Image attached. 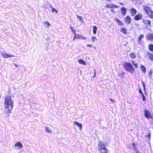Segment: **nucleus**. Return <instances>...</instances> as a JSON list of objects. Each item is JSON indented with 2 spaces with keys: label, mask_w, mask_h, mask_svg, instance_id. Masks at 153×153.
<instances>
[{
  "label": "nucleus",
  "mask_w": 153,
  "mask_h": 153,
  "mask_svg": "<svg viewBox=\"0 0 153 153\" xmlns=\"http://www.w3.org/2000/svg\"><path fill=\"white\" fill-rule=\"evenodd\" d=\"M143 16L140 13H138L134 17V19L136 20H139L142 19Z\"/></svg>",
  "instance_id": "7"
},
{
  "label": "nucleus",
  "mask_w": 153,
  "mask_h": 153,
  "mask_svg": "<svg viewBox=\"0 0 153 153\" xmlns=\"http://www.w3.org/2000/svg\"><path fill=\"white\" fill-rule=\"evenodd\" d=\"M132 146L133 147L134 151L137 153H139V151L135 146V144L134 143L132 144Z\"/></svg>",
  "instance_id": "17"
},
{
  "label": "nucleus",
  "mask_w": 153,
  "mask_h": 153,
  "mask_svg": "<svg viewBox=\"0 0 153 153\" xmlns=\"http://www.w3.org/2000/svg\"><path fill=\"white\" fill-rule=\"evenodd\" d=\"M143 9L148 14L149 17L152 18H153V11L152 10V8L146 5H143Z\"/></svg>",
  "instance_id": "4"
},
{
  "label": "nucleus",
  "mask_w": 153,
  "mask_h": 153,
  "mask_svg": "<svg viewBox=\"0 0 153 153\" xmlns=\"http://www.w3.org/2000/svg\"><path fill=\"white\" fill-rule=\"evenodd\" d=\"M132 64L134 66L135 68H137V64L136 63H134V61H132Z\"/></svg>",
  "instance_id": "29"
},
{
  "label": "nucleus",
  "mask_w": 153,
  "mask_h": 153,
  "mask_svg": "<svg viewBox=\"0 0 153 153\" xmlns=\"http://www.w3.org/2000/svg\"><path fill=\"white\" fill-rule=\"evenodd\" d=\"M148 136L149 137V135H148Z\"/></svg>",
  "instance_id": "46"
},
{
  "label": "nucleus",
  "mask_w": 153,
  "mask_h": 153,
  "mask_svg": "<svg viewBox=\"0 0 153 153\" xmlns=\"http://www.w3.org/2000/svg\"><path fill=\"white\" fill-rule=\"evenodd\" d=\"M143 22L145 24H147L149 25H150L151 24L150 21L147 19H143Z\"/></svg>",
  "instance_id": "16"
},
{
  "label": "nucleus",
  "mask_w": 153,
  "mask_h": 153,
  "mask_svg": "<svg viewBox=\"0 0 153 153\" xmlns=\"http://www.w3.org/2000/svg\"><path fill=\"white\" fill-rule=\"evenodd\" d=\"M96 77V74H95V71H94V77Z\"/></svg>",
  "instance_id": "42"
},
{
  "label": "nucleus",
  "mask_w": 153,
  "mask_h": 153,
  "mask_svg": "<svg viewBox=\"0 0 153 153\" xmlns=\"http://www.w3.org/2000/svg\"><path fill=\"white\" fill-rule=\"evenodd\" d=\"M124 21L126 23H127V24H129L131 22V18L129 16H128L124 19Z\"/></svg>",
  "instance_id": "8"
},
{
  "label": "nucleus",
  "mask_w": 153,
  "mask_h": 153,
  "mask_svg": "<svg viewBox=\"0 0 153 153\" xmlns=\"http://www.w3.org/2000/svg\"><path fill=\"white\" fill-rule=\"evenodd\" d=\"M97 27L95 26H93V32L94 34H96L97 31Z\"/></svg>",
  "instance_id": "20"
},
{
  "label": "nucleus",
  "mask_w": 153,
  "mask_h": 153,
  "mask_svg": "<svg viewBox=\"0 0 153 153\" xmlns=\"http://www.w3.org/2000/svg\"><path fill=\"white\" fill-rule=\"evenodd\" d=\"M118 23L120 25H123V23L120 21L119 22H118Z\"/></svg>",
  "instance_id": "35"
},
{
  "label": "nucleus",
  "mask_w": 153,
  "mask_h": 153,
  "mask_svg": "<svg viewBox=\"0 0 153 153\" xmlns=\"http://www.w3.org/2000/svg\"><path fill=\"white\" fill-rule=\"evenodd\" d=\"M124 68L125 70L132 74L134 70V68L130 63L126 62L124 64Z\"/></svg>",
  "instance_id": "3"
},
{
  "label": "nucleus",
  "mask_w": 153,
  "mask_h": 153,
  "mask_svg": "<svg viewBox=\"0 0 153 153\" xmlns=\"http://www.w3.org/2000/svg\"><path fill=\"white\" fill-rule=\"evenodd\" d=\"M77 16L78 17V18L79 19V20L81 21H82V20L83 19L82 17L79 16L78 15H77Z\"/></svg>",
  "instance_id": "31"
},
{
  "label": "nucleus",
  "mask_w": 153,
  "mask_h": 153,
  "mask_svg": "<svg viewBox=\"0 0 153 153\" xmlns=\"http://www.w3.org/2000/svg\"><path fill=\"white\" fill-rule=\"evenodd\" d=\"M70 28H71V30H72L73 31H74V33H75V30H73V27H72L71 26H70Z\"/></svg>",
  "instance_id": "36"
},
{
  "label": "nucleus",
  "mask_w": 153,
  "mask_h": 153,
  "mask_svg": "<svg viewBox=\"0 0 153 153\" xmlns=\"http://www.w3.org/2000/svg\"><path fill=\"white\" fill-rule=\"evenodd\" d=\"M76 39V33L75 32L74 36V37L73 40H75Z\"/></svg>",
  "instance_id": "34"
},
{
  "label": "nucleus",
  "mask_w": 153,
  "mask_h": 153,
  "mask_svg": "<svg viewBox=\"0 0 153 153\" xmlns=\"http://www.w3.org/2000/svg\"><path fill=\"white\" fill-rule=\"evenodd\" d=\"M130 57L132 59H135L136 58V55L134 53H131L130 55Z\"/></svg>",
  "instance_id": "23"
},
{
  "label": "nucleus",
  "mask_w": 153,
  "mask_h": 153,
  "mask_svg": "<svg viewBox=\"0 0 153 153\" xmlns=\"http://www.w3.org/2000/svg\"><path fill=\"white\" fill-rule=\"evenodd\" d=\"M87 46L89 47H91L92 46V45L91 44H88L87 45Z\"/></svg>",
  "instance_id": "37"
},
{
  "label": "nucleus",
  "mask_w": 153,
  "mask_h": 153,
  "mask_svg": "<svg viewBox=\"0 0 153 153\" xmlns=\"http://www.w3.org/2000/svg\"><path fill=\"white\" fill-rule=\"evenodd\" d=\"M98 149L100 153H107L108 150L105 148L102 142L100 141L98 143Z\"/></svg>",
  "instance_id": "2"
},
{
  "label": "nucleus",
  "mask_w": 153,
  "mask_h": 153,
  "mask_svg": "<svg viewBox=\"0 0 153 153\" xmlns=\"http://www.w3.org/2000/svg\"><path fill=\"white\" fill-rule=\"evenodd\" d=\"M143 86L144 89H145V85L143 83Z\"/></svg>",
  "instance_id": "41"
},
{
  "label": "nucleus",
  "mask_w": 153,
  "mask_h": 153,
  "mask_svg": "<svg viewBox=\"0 0 153 153\" xmlns=\"http://www.w3.org/2000/svg\"><path fill=\"white\" fill-rule=\"evenodd\" d=\"M142 96H143V101H145V96L143 94H142Z\"/></svg>",
  "instance_id": "33"
},
{
  "label": "nucleus",
  "mask_w": 153,
  "mask_h": 153,
  "mask_svg": "<svg viewBox=\"0 0 153 153\" xmlns=\"http://www.w3.org/2000/svg\"><path fill=\"white\" fill-rule=\"evenodd\" d=\"M144 112L146 118L148 119L152 118V116L149 111L145 110Z\"/></svg>",
  "instance_id": "6"
},
{
  "label": "nucleus",
  "mask_w": 153,
  "mask_h": 153,
  "mask_svg": "<svg viewBox=\"0 0 153 153\" xmlns=\"http://www.w3.org/2000/svg\"><path fill=\"white\" fill-rule=\"evenodd\" d=\"M149 49L151 51H153V45L150 44L149 45Z\"/></svg>",
  "instance_id": "28"
},
{
  "label": "nucleus",
  "mask_w": 153,
  "mask_h": 153,
  "mask_svg": "<svg viewBox=\"0 0 153 153\" xmlns=\"http://www.w3.org/2000/svg\"><path fill=\"white\" fill-rule=\"evenodd\" d=\"M131 16H134L137 13V10L134 8H132L130 10Z\"/></svg>",
  "instance_id": "12"
},
{
  "label": "nucleus",
  "mask_w": 153,
  "mask_h": 153,
  "mask_svg": "<svg viewBox=\"0 0 153 153\" xmlns=\"http://www.w3.org/2000/svg\"><path fill=\"white\" fill-rule=\"evenodd\" d=\"M112 5H113V7H114V8H115L118 7L116 5L114 4H112Z\"/></svg>",
  "instance_id": "32"
},
{
  "label": "nucleus",
  "mask_w": 153,
  "mask_h": 153,
  "mask_svg": "<svg viewBox=\"0 0 153 153\" xmlns=\"http://www.w3.org/2000/svg\"><path fill=\"white\" fill-rule=\"evenodd\" d=\"M120 4L121 5H124V4L122 3H120Z\"/></svg>",
  "instance_id": "43"
},
{
  "label": "nucleus",
  "mask_w": 153,
  "mask_h": 153,
  "mask_svg": "<svg viewBox=\"0 0 153 153\" xmlns=\"http://www.w3.org/2000/svg\"><path fill=\"white\" fill-rule=\"evenodd\" d=\"M15 147H16L18 149H19L22 148L23 146L22 144L20 142H16L14 145Z\"/></svg>",
  "instance_id": "9"
},
{
  "label": "nucleus",
  "mask_w": 153,
  "mask_h": 153,
  "mask_svg": "<svg viewBox=\"0 0 153 153\" xmlns=\"http://www.w3.org/2000/svg\"><path fill=\"white\" fill-rule=\"evenodd\" d=\"M1 54L2 55L4 58H6L11 57H14L15 56L14 55L12 54H8L4 52H2L1 53Z\"/></svg>",
  "instance_id": "5"
},
{
  "label": "nucleus",
  "mask_w": 153,
  "mask_h": 153,
  "mask_svg": "<svg viewBox=\"0 0 153 153\" xmlns=\"http://www.w3.org/2000/svg\"><path fill=\"white\" fill-rule=\"evenodd\" d=\"M79 62L81 64L83 65H86V62L82 59H80L78 60Z\"/></svg>",
  "instance_id": "19"
},
{
  "label": "nucleus",
  "mask_w": 153,
  "mask_h": 153,
  "mask_svg": "<svg viewBox=\"0 0 153 153\" xmlns=\"http://www.w3.org/2000/svg\"><path fill=\"white\" fill-rule=\"evenodd\" d=\"M44 24L45 26L46 27H48L50 26V23L47 21H45L44 22Z\"/></svg>",
  "instance_id": "22"
},
{
  "label": "nucleus",
  "mask_w": 153,
  "mask_h": 153,
  "mask_svg": "<svg viewBox=\"0 0 153 153\" xmlns=\"http://www.w3.org/2000/svg\"><path fill=\"white\" fill-rule=\"evenodd\" d=\"M141 69L143 72L145 73L146 72V69L143 65H142L141 67Z\"/></svg>",
  "instance_id": "24"
},
{
  "label": "nucleus",
  "mask_w": 153,
  "mask_h": 153,
  "mask_svg": "<svg viewBox=\"0 0 153 153\" xmlns=\"http://www.w3.org/2000/svg\"><path fill=\"white\" fill-rule=\"evenodd\" d=\"M120 31L123 33H126V30L125 29L122 28L120 30Z\"/></svg>",
  "instance_id": "26"
},
{
  "label": "nucleus",
  "mask_w": 153,
  "mask_h": 153,
  "mask_svg": "<svg viewBox=\"0 0 153 153\" xmlns=\"http://www.w3.org/2000/svg\"><path fill=\"white\" fill-rule=\"evenodd\" d=\"M52 11L53 12L55 13H58L56 9H55L54 8H53L52 9Z\"/></svg>",
  "instance_id": "30"
},
{
  "label": "nucleus",
  "mask_w": 153,
  "mask_h": 153,
  "mask_svg": "<svg viewBox=\"0 0 153 153\" xmlns=\"http://www.w3.org/2000/svg\"><path fill=\"white\" fill-rule=\"evenodd\" d=\"M74 124L76 126H78L79 127V128L80 129V130H82V125L81 124H80L76 121L74 122Z\"/></svg>",
  "instance_id": "13"
},
{
  "label": "nucleus",
  "mask_w": 153,
  "mask_h": 153,
  "mask_svg": "<svg viewBox=\"0 0 153 153\" xmlns=\"http://www.w3.org/2000/svg\"><path fill=\"white\" fill-rule=\"evenodd\" d=\"M1 98V96L0 95V98Z\"/></svg>",
  "instance_id": "47"
},
{
  "label": "nucleus",
  "mask_w": 153,
  "mask_h": 153,
  "mask_svg": "<svg viewBox=\"0 0 153 153\" xmlns=\"http://www.w3.org/2000/svg\"><path fill=\"white\" fill-rule=\"evenodd\" d=\"M139 93H140L142 95V94H143V93L142 92V91H141V89H139Z\"/></svg>",
  "instance_id": "38"
},
{
  "label": "nucleus",
  "mask_w": 153,
  "mask_h": 153,
  "mask_svg": "<svg viewBox=\"0 0 153 153\" xmlns=\"http://www.w3.org/2000/svg\"><path fill=\"white\" fill-rule=\"evenodd\" d=\"M111 11L112 12H113L114 13H115V12L113 10V9H111Z\"/></svg>",
  "instance_id": "44"
},
{
  "label": "nucleus",
  "mask_w": 153,
  "mask_h": 153,
  "mask_svg": "<svg viewBox=\"0 0 153 153\" xmlns=\"http://www.w3.org/2000/svg\"><path fill=\"white\" fill-rule=\"evenodd\" d=\"M45 131L47 133H50L52 132L51 130L49 128L48 126H46L45 127Z\"/></svg>",
  "instance_id": "21"
},
{
  "label": "nucleus",
  "mask_w": 153,
  "mask_h": 153,
  "mask_svg": "<svg viewBox=\"0 0 153 153\" xmlns=\"http://www.w3.org/2000/svg\"><path fill=\"white\" fill-rule=\"evenodd\" d=\"M91 40L94 43L95 41L97 40V37L95 36H92V37Z\"/></svg>",
  "instance_id": "25"
},
{
  "label": "nucleus",
  "mask_w": 153,
  "mask_h": 153,
  "mask_svg": "<svg viewBox=\"0 0 153 153\" xmlns=\"http://www.w3.org/2000/svg\"><path fill=\"white\" fill-rule=\"evenodd\" d=\"M4 104L6 108L4 110V112L7 114L10 113L13 106V101L10 97L8 96L6 97Z\"/></svg>",
  "instance_id": "1"
},
{
  "label": "nucleus",
  "mask_w": 153,
  "mask_h": 153,
  "mask_svg": "<svg viewBox=\"0 0 153 153\" xmlns=\"http://www.w3.org/2000/svg\"><path fill=\"white\" fill-rule=\"evenodd\" d=\"M15 64L16 67L18 68V65H17L16 64Z\"/></svg>",
  "instance_id": "40"
},
{
  "label": "nucleus",
  "mask_w": 153,
  "mask_h": 153,
  "mask_svg": "<svg viewBox=\"0 0 153 153\" xmlns=\"http://www.w3.org/2000/svg\"><path fill=\"white\" fill-rule=\"evenodd\" d=\"M107 7L109 8H111L113 7L112 4H108L106 5Z\"/></svg>",
  "instance_id": "27"
},
{
  "label": "nucleus",
  "mask_w": 153,
  "mask_h": 153,
  "mask_svg": "<svg viewBox=\"0 0 153 153\" xmlns=\"http://www.w3.org/2000/svg\"><path fill=\"white\" fill-rule=\"evenodd\" d=\"M147 55L148 56L149 59L153 61V54L147 52Z\"/></svg>",
  "instance_id": "14"
},
{
  "label": "nucleus",
  "mask_w": 153,
  "mask_h": 153,
  "mask_svg": "<svg viewBox=\"0 0 153 153\" xmlns=\"http://www.w3.org/2000/svg\"><path fill=\"white\" fill-rule=\"evenodd\" d=\"M110 100H111V101H114L112 99H110Z\"/></svg>",
  "instance_id": "45"
},
{
  "label": "nucleus",
  "mask_w": 153,
  "mask_h": 153,
  "mask_svg": "<svg viewBox=\"0 0 153 153\" xmlns=\"http://www.w3.org/2000/svg\"><path fill=\"white\" fill-rule=\"evenodd\" d=\"M86 37H83V36H82L81 34H78L77 35V36L76 37V39H86Z\"/></svg>",
  "instance_id": "18"
},
{
  "label": "nucleus",
  "mask_w": 153,
  "mask_h": 153,
  "mask_svg": "<svg viewBox=\"0 0 153 153\" xmlns=\"http://www.w3.org/2000/svg\"><path fill=\"white\" fill-rule=\"evenodd\" d=\"M144 35H143L141 34L140 35V36L138 38V40L137 41V42L138 44H140L141 41V39L142 38H143L144 37Z\"/></svg>",
  "instance_id": "15"
},
{
  "label": "nucleus",
  "mask_w": 153,
  "mask_h": 153,
  "mask_svg": "<svg viewBox=\"0 0 153 153\" xmlns=\"http://www.w3.org/2000/svg\"><path fill=\"white\" fill-rule=\"evenodd\" d=\"M116 21L118 23V22H119L120 21L118 19H116Z\"/></svg>",
  "instance_id": "39"
},
{
  "label": "nucleus",
  "mask_w": 153,
  "mask_h": 153,
  "mask_svg": "<svg viewBox=\"0 0 153 153\" xmlns=\"http://www.w3.org/2000/svg\"><path fill=\"white\" fill-rule=\"evenodd\" d=\"M146 38L150 40H153V34L149 33L146 36Z\"/></svg>",
  "instance_id": "11"
},
{
  "label": "nucleus",
  "mask_w": 153,
  "mask_h": 153,
  "mask_svg": "<svg viewBox=\"0 0 153 153\" xmlns=\"http://www.w3.org/2000/svg\"><path fill=\"white\" fill-rule=\"evenodd\" d=\"M127 10V9L126 8L123 7L121 8V13L123 16H125L126 15Z\"/></svg>",
  "instance_id": "10"
}]
</instances>
